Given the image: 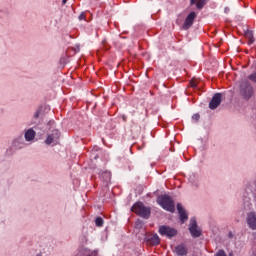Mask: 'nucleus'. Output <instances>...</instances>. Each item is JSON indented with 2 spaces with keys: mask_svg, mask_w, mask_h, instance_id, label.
I'll list each match as a JSON object with an SVG mask.
<instances>
[{
  "mask_svg": "<svg viewBox=\"0 0 256 256\" xmlns=\"http://www.w3.org/2000/svg\"><path fill=\"white\" fill-rule=\"evenodd\" d=\"M245 37L248 39V45H253V43H255V39L253 38V31L247 30L245 32Z\"/></svg>",
  "mask_w": 256,
  "mask_h": 256,
  "instance_id": "14",
  "label": "nucleus"
},
{
  "mask_svg": "<svg viewBox=\"0 0 256 256\" xmlns=\"http://www.w3.org/2000/svg\"><path fill=\"white\" fill-rule=\"evenodd\" d=\"M240 93L244 99H251L253 97V86L249 81L244 80L240 85Z\"/></svg>",
  "mask_w": 256,
  "mask_h": 256,
  "instance_id": "3",
  "label": "nucleus"
},
{
  "mask_svg": "<svg viewBox=\"0 0 256 256\" xmlns=\"http://www.w3.org/2000/svg\"><path fill=\"white\" fill-rule=\"evenodd\" d=\"M95 223L97 227H103V218L101 217L96 218Z\"/></svg>",
  "mask_w": 256,
  "mask_h": 256,
  "instance_id": "16",
  "label": "nucleus"
},
{
  "mask_svg": "<svg viewBox=\"0 0 256 256\" xmlns=\"http://www.w3.org/2000/svg\"><path fill=\"white\" fill-rule=\"evenodd\" d=\"M159 233L162 236L171 238V237H175V235H177V230L175 228L163 225V226L159 227Z\"/></svg>",
  "mask_w": 256,
  "mask_h": 256,
  "instance_id": "5",
  "label": "nucleus"
},
{
  "mask_svg": "<svg viewBox=\"0 0 256 256\" xmlns=\"http://www.w3.org/2000/svg\"><path fill=\"white\" fill-rule=\"evenodd\" d=\"M177 209H178V213H179L181 222L185 223V221H187V219H189V217L187 216V212L185 211V209L183 208V206L181 204H177Z\"/></svg>",
  "mask_w": 256,
  "mask_h": 256,
  "instance_id": "10",
  "label": "nucleus"
},
{
  "mask_svg": "<svg viewBox=\"0 0 256 256\" xmlns=\"http://www.w3.org/2000/svg\"><path fill=\"white\" fill-rule=\"evenodd\" d=\"M191 5H196V9H203L207 5V0H190Z\"/></svg>",
  "mask_w": 256,
  "mask_h": 256,
  "instance_id": "12",
  "label": "nucleus"
},
{
  "mask_svg": "<svg viewBox=\"0 0 256 256\" xmlns=\"http://www.w3.org/2000/svg\"><path fill=\"white\" fill-rule=\"evenodd\" d=\"M216 256H227V254H226L223 250H219V251L216 253Z\"/></svg>",
  "mask_w": 256,
  "mask_h": 256,
  "instance_id": "20",
  "label": "nucleus"
},
{
  "mask_svg": "<svg viewBox=\"0 0 256 256\" xmlns=\"http://www.w3.org/2000/svg\"><path fill=\"white\" fill-rule=\"evenodd\" d=\"M175 253L178 254L179 256H183L187 254V247L185 244H180L175 247Z\"/></svg>",
  "mask_w": 256,
  "mask_h": 256,
  "instance_id": "13",
  "label": "nucleus"
},
{
  "mask_svg": "<svg viewBox=\"0 0 256 256\" xmlns=\"http://www.w3.org/2000/svg\"><path fill=\"white\" fill-rule=\"evenodd\" d=\"M79 21H83L85 19V13H81L78 17Z\"/></svg>",
  "mask_w": 256,
  "mask_h": 256,
  "instance_id": "22",
  "label": "nucleus"
},
{
  "mask_svg": "<svg viewBox=\"0 0 256 256\" xmlns=\"http://www.w3.org/2000/svg\"><path fill=\"white\" fill-rule=\"evenodd\" d=\"M157 203L170 213H175V201L169 195H160L157 199Z\"/></svg>",
  "mask_w": 256,
  "mask_h": 256,
  "instance_id": "1",
  "label": "nucleus"
},
{
  "mask_svg": "<svg viewBox=\"0 0 256 256\" xmlns=\"http://www.w3.org/2000/svg\"><path fill=\"white\" fill-rule=\"evenodd\" d=\"M200 117H201V116H199V114H194V115L192 116V119H193L194 121H199Z\"/></svg>",
  "mask_w": 256,
  "mask_h": 256,
  "instance_id": "21",
  "label": "nucleus"
},
{
  "mask_svg": "<svg viewBox=\"0 0 256 256\" xmlns=\"http://www.w3.org/2000/svg\"><path fill=\"white\" fill-rule=\"evenodd\" d=\"M190 85H191V87H193V88L197 87V80L192 79L191 82H190Z\"/></svg>",
  "mask_w": 256,
  "mask_h": 256,
  "instance_id": "19",
  "label": "nucleus"
},
{
  "mask_svg": "<svg viewBox=\"0 0 256 256\" xmlns=\"http://www.w3.org/2000/svg\"><path fill=\"white\" fill-rule=\"evenodd\" d=\"M34 117L37 119V117H39V111H37L34 115Z\"/></svg>",
  "mask_w": 256,
  "mask_h": 256,
  "instance_id": "23",
  "label": "nucleus"
},
{
  "mask_svg": "<svg viewBox=\"0 0 256 256\" xmlns=\"http://www.w3.org/2000/svg\"><path fill=\"white\" fill-rule=\"evenodd\" d=\"M195 19H197V13L195 12H191L185 19V22L183 24V29L185 31H187V29H191V27L193 26V23L195 21Z\"/></svg>",
  "mask_w": 256,
  "mask_h": 256,
  "instance_id": "6",
  "label": "nucleus"
},
{
  "mask_svg": "<svg viewBox=\"0 0 256 256\" xmlns=\"http://www.w3.org/2000/svg\"><path fill=\"white\" fill-rule=\"evenodd\" d=\"M25 139L26 141H33V139H35V131L33 129H29L25 133Z\"/></svg>",
  "mask_w": 256,
  "mask_h": 256,
  "instance_id": "15",
  "label": "nucleus"
},
{
  "mask_svg": "<svg viewBox=\"0 0 256 256\" xmlns=\"http://www.w3.org/2000/svg\"><path fill=\"white\" fill-rule=\"evenodd\" d=\"M222 94L221 93H216L212 100L209 103L210 109H217L221 105V99H222Z\"/></svg>",
  "mask_w": 256,
  "mask_h": 256,
  "instance_id": "9",
  "label": "nucleus"
},
{
  "mask_svg": "<svg viewBox=\"0 0 256 256\" xmlns=\"http://www.w3.org/2000/svg\"><path fill=\"white\" fill-rule=\"evenodd\" d=\"M62 3H63V5H65V3H67V0H63Z\"/></svg>",
  "mask_w": 256,
  "mask_h": 256,
  "instance_id": "24",
  "label": "nucleus"
},
{
  "mask_svg": "<svg viewBox=\"0 0 256 256\" xmlns=\"http://www.w3.org/2000/svg\"><path fill=\"white\" fill-rule=\"evenodd\" d=\"M131 210L133 213H136V215H139V217H143V219H149L151 216V208L146 207L143 202H136Z\"/></svg>",
  "mask_w": 256,
  "mask_h": 256,
  "instance_id": "2",
  "label": "nucleus"
},
{
  "mask_svg": "<svg viewBox=\"0 0 256 256\" xmlns=\"http://www.w3.org/2000/svg\"><path fill=\"white\" fill-rule=\"evenodd\" d=\"M246 222L249 229H252V231H256V213L255 212H250L247 214Z\"/></svg>",
  "mask_w": 256,
  "mask_h": 256,
  "instance_id": "8",
  "label": "nucleus"
},
{
  "mask_svg": "<svg viewBox=\"0 0 256 256\" xmlns=\"http://www.w3.org/2000/svg\"><path fill=\"white\" fill-rule=\"evenodd\" d=\"M61 137V133L59 130H53L51 134H49L45 140L46 145H57L59 143V138Z\"/></svg>",
  "mask_w": 256,
  "mask_h": 256,
  "instance_id": "4",
  "label": "nucleus"
},
{
  "mask_svg": "<svg viewBox=\"0 0 256 256\" xmlns=\"http://www.w3.org/2000/svg\"><path fill=\"white\" fill-rule=\"evenodd\" d=\"M148 243H150V245H159L161 243V239L159 238V235L152 234L148 236Z\"/></svg>",
  "mask_w": 256,
  "mask_h": 256,
  "instance_id": "11",
  "label": "nucleus"
},
{
  "mask_svg": "<svg viewBox=\"0 0 256 256\" xmlns=\"http://www.w3.org/2000/svg\"><path fill=\"white\" fill-rule=\"evenodd\" d=\"M249 81H252V83H256V72L250 74L248 76Z\"/></svg>",
  "mask_w": 256,
  "mask_h": 256,
  "instance_id": "17",
  "label": "nucleus"
},
{
  "mask_svg": "<svg viewBox=\"0 0 256 256\" xmlns=\"http://www.w3.org/2000/svg\"><path fill=\"white\" fill-rule=\"evenodd\" d=\"M189 231L192 237H201V230L197 228V220L195 218H191Z\"/></svg>",
  "mask_w": 256,
  "mask_h": 256,
  "instance_id": "7",
  "label": "nucleus"
},
{
  "mask_svg": "<svg viewBox=\"0 0 256 256\" xmlns=\"http://www.w3.org/2000/svg\"><path fill=\"white\" fill-rule=\"evenodd\" d=\"M135 227L136 229H141L143 227V221L141 220L136 221Z\"/></svg>",
  "mask_w": 256,
  "mask_h": 256,
  "instance_id": "18",
  "label": "nucleus"
},
{
  "mask_svg": "<svg viewBox=\"0 0 256 256\" xmlns=\"http://www.w3.org/2000/svg\"><path fill=\"white\" fill-rule=\"evenodd\" d=\"M229 237H233V234H232V233H230V234H229Z\"/></svg>",
  "mask_w": 256,
  "mask_h": 256,
  "instance_id": "25",
  "label": "nucleus"
}]
</instances>
